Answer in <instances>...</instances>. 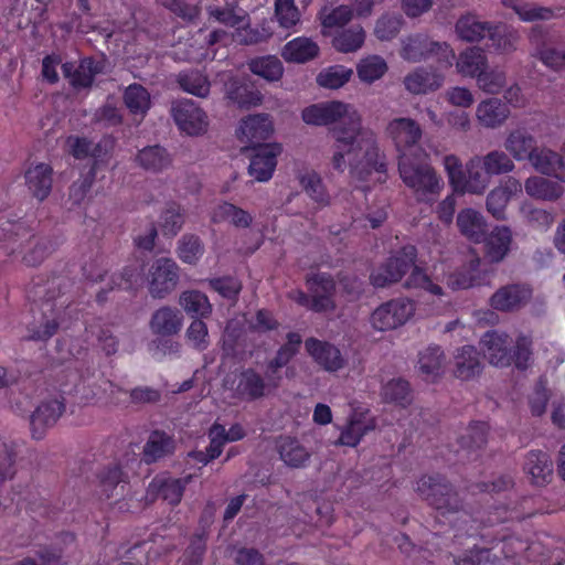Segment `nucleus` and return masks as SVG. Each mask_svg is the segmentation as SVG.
I'll return each instance as SVG.
<instances>
[{
  "label": "nucleus",
  "mask_w": 565,
  "mask_h": 565,
  "mask_svg": "<svg viewBox=\"0 0 565 565\" xmlns=\"http://www.w3.org/2000/svg\"><path fill=\"white\" fill-rule=\"evenodd\" d=\"M388 136L394 141L399 156L406 153V150L415 147L422 139L423 130L419 124L406 117L392 119L386 128Z\"/></svg>",
  "instance_id": "412c9836"
},
{
  "label": "nucleus",
  "mask_w": 565,
  "mask_h": 565,
  "mask_svg": "<svg viewBox=\"0 0 565 565\" xmlns=\"http://www.w3.org/2000/svg\"><path fill=\"white\" fill-rule=\"evenodd\" d=\"M374 428V420L366 423L363 418V414L354 413L350 416L347 425L342 428L335 445L356 447L363 436Z\"/></svg>",
  "instance_id": "4c0bfd02"
},
{
  "label": "nucleus",
  "mask_w": 565,
  "mask_h": 565,
  "mask_svg": "<svg viewBox=\"0 0 565 565\" xmlns=\"http://www.w3.org/2000/svg\"><path fill=\"white\" fill-rule=\"evenodd\" d=\"M179 278L180 268L172 258L156 259L147 276L149 294L156 299L166 298L175 289Z\"/></svg>",
  "instance_id": "1a4fd4ad"
},
{
  "label": "nucleus",
  "mask_w": 565,
  "mask_h": 565,
  "mask_svg": "<svg viewBox=\"0 0 565 565\" xmlns=\"http://www.w3.org/2000/svg\"><path fill=\"white\" fill-rule=\"evenodd\" d=\"M319 54L318 44L309 38L298 36L288 41L282 50L281 56L289 63H306Z\"/></svg>",
  "instance_id": "473e14b6"
},
{
  "label": "nucleus",
  "mask_w": 565,
  "mask_h": 565,
  "mask_svg": "<svg viewBox=\"0 0 565 565\" xmlns=\"http://www.w3.org/2000/svg\"><path fill=\"white\" fill-rule=\"evenodd\" d=\"M530 42L534 46L533 56L546 67L559 71L565 67V50L556 47V41L550 32L535 25L530 33Z\"/></svg>",
  "instance_id": "4468645a"
},
{
  "label": "nucleus",
  "mask_w": 565,
  "mask_h": 565,
  "mask_svg": "<svg viewBox=\"0 0 565 565\" xmlns=\"http://www.w3.org/2000/svg\"><path fill=\"white\" fill-rule=\"evenodd\" d=\"M412 299L399 297L380 305L371 315L372 327L379 331L394 330L404 326L415 313Z\"/></svg>",
  "instance_id": "6e6552de"
},
{
  "label": "nucleus",
  "mask_w": 565,
  "mask_h": 565,
  "mask_svg": "<svg viewBox=\"0 0 565 565\" xmlns=\"http://www.w3.org/2000/svg\"><path fill=\"white\" fill-rule=\"evenodd\" d=\"M239 139L247 143V149H254L258 145H266L267 140L274 132L273 121L268 114L249 115L242 119L239 128Z\"/></svg>",
  "instance_id": "aec40b11"
},
{
  "label": "nucleus",
  "mask_w": 565,
  "mask_h": 565,
  "mask_svg": "<svg viewBox=\"0 0 565 565\" xmlns=\"http://www.w3.org/2000/svg\"><path fill=\"white\" fill-rule=\"evenodd\" d=\"M444 167L448 175L449 184L454 192L465 194H482L490 183V175L483 169L481 157L475 156L463 169L462 162L456 154H447L444 158Z\"/></svg>",
  "instance_id": "423d86ee"
},
{
  "label": "nucleus",
  "mask_w": 565,
  "mask_h": 565,
  "mask_svg": "<svg viewBox=\"0 0 565 565\" xmlns=\"http://www.w3.org/2000/svg\"><path fill=\"white\" fill-rule=\"evenodd\" d=\"M387 71L385 60L379 55H370L362 58L356 66L359 78L364 83H373L380 79Z\"/></svg>",
  "instance_id": "680f3d73"
},
{
  "label": "nucleus",
  "mask_w": 565,
  "mask_h": 565,
  "mask_svg": "<svg viewBox=\"0 0 565 565\" xmlns=\"http://www.w3.org/2000/svg\"><path fill=\"white\" fill-rule=\"evenodd\" d=\"M480 344L490 364L500 367L511 365L510 351L512 339L505 332L498 330L487 331L482 335Z\"/></svg>",
  "instance_id": "4be33fe9"
},
{
  "label": "nucleus",
  "mask_w": 565,
  "mask_h": 565,
  "mask_svg": "<svg viewBox=\"0 0 565 565\" xmlns=\"http://www.w3.org/2000/svg\"><path fill=\"white\" fill-rule=\"evenodd\" d=\"M192 479V475L182 478H174L167 472L157 475L148 484L146 498L151 502L161 499L169 505L177 507Z\"/></svg>",
  "instance_id": "9b49d317"
},
{
  "label": "nucleus",
  "mask_w": 565,
  "mask_h": 565,
  "mask_svg": "<svg viewBox=\"0 0 565 565\" xmlns=\"http://www.w3.org/2000/svg\"><path fill=\"white\" fill-rule=\"evenodd\" d=\"M469 540L467 536H463L461 540H456L454 536V542L456 544H463V540ZM473 542L471 545H468V551L463 553L462 555H459L457 558H455V563L457 565H494V559H491L490 557V548L488 546H478V541L480 540L477 537L476 540L471 539Z\"/></svg>",
  "instance_id": "5fc2aeb1"
},
{
  "label": "nucleus",
  "mask_w": 565,
  "mask_h": 565,
  "mask_svg": "<svg viewBox=\"0 0 565 565\" xmlns=\"http://www.w3.org/2000/svg\"><path fill=\"white\" fill-rule=\"evenodd\" d=\"M486 241V255L494 263L501 262L510 249L512 233L507 226H495Z\"/></svg>",
  "instance_id": "a19ab883"
},
{
  "label": "nucleus",
  "mask_w": 565,
  "mask_h": 565,
  "mask_svg": "<svg viewBox=\"0 0 565 565\" xmlns=\"http://www.w3.org/2000/svg\"><path fill=\"white\" fill-rule=\"evenodd\" d=\"M526 193L536 199L554 201L563 194L559 183L543 177H531L525 181Z\"/></svg>",
  "instance_id": "de8ad7c7"
},
{
  "label": "nucleus",
  "mask_w": 565,
  "mask_h": 565,
  "mask_svg": "<svg viewBox=\"0 0 565 565\" xmlns=\"http://www.w3.org/2000/svg\"><path fill=\"white\" fill-rule=\"evenodd\" d=\"M185 220L184 210L180 204L171 202L160 215V231L166 237H174L183 227Z\"/></svg>",
  "instance_id": "603ef678"
},
{
  "label": "nucleus",
  "mask_w": 565,
  "mask_h": 565,
  "mask_svg": "<svg viewBox=\"0 0 565 565\" xmlns=\"http://www.w3.org/2000/svg\"><path fill=\"white\" fill-rule=\"evenodd\" d=\"M177 82L182 90L196 97L203 98L210 94V82L201 71H183L179 73Z\"/></svg>",
  "instance_id": "8fccbe9b"
},
{
  "label": "nucleus",
  "mask_w": 565,
  "mask_h": 565,
  "mask_svg": "<svg viewBox=\"0 0 565 565\" xmlns=\"http://www.w3.org/2000/svg\"><path fill=\"white\" fill-rule=\"evenodd\" d=\"M175 439L164 430L154 429L150 433L142 450V460L147 465L154 463L174 454Z\"/></svg>",
  "instance_id": "bb28decb"
},
{
  "label": "nucleus",
  "mask_w": 565,
  "mask_h": 565,
  "mask_svg": "<svg viewBox=\"0 0 565 565\" xmlns=\"http://www.w3.org/2000/svg\"><path fill=\"white\" fill-rule=\"evenodd\" d=\"M53 169L47 163H38L25 171V184L32 195L44 201L52 191Z\"/></svg>",
  "instance_id": "c756f323"
},
{
  "label": "nucleus",
  "mask_w": 565,
  "mask_h": 565,
  "mask_svg": "<svg viewBox=\"0 0 565 565\" xmlns=\"http://www.w3.org/2000/svg\"><path fill=\"white\" fill-rule=\"evenodd\" d=\"M416 492L434 508L439 515L447 518L455 530L456 540L463 536L491 544L490 557L500 561L501 556L505 559L521 558V554L526 552L530 546L527 543L513 535H502L498 539L492 529L495 524L508 520V509L505 505H498L490 510L477 509L467 511L463 503L449 480L440 475H425L417 481Z\"/></svg>",
  "instance_id": "f257e3e1"
},
{
  "label": "nucleus",
  "mask_w": 565,
  "mask_h": 565,
  "mask_svg": "<svg viewBox=\"0 0 565 565\" xmlns=\"http://www.w3.org/2000/svg\"><path fill=\"white\" fill-rule=\"evenodd\" d=\"M96 160L93 162V164L89 167L88 171L82 175L81 179L73 182V184L70 186V193H68V202L71 203L70 210H73L75 207H81L92 189V185L94 183V180L96 178Z\"/></svg>",
  "instance_id": "6e6d98bb"
},
{
  "label": "nucleus",
  "mask_w": 565,
  "mask_h": 565,
  "mask_svg": "<svg viewBox=\"0 0 565 565\" xmlns=\"http://www.w3.org/2000/svg\"><path fill=\"white\" fill-rule=\"evenodd\" d=\"M349 106L339 100L312 104L301 111L307 125L328 126L340 121L330 129L334 139L332 168L344 172L350 167L353 178L365 181L373 173L386 175L385 156L380 152L376 136L362 127V119L356 111L349 113Z\"/></svg>",
  "instance_id": "f03ea898"
},
{
  "label": "nucleus",
  "mask_w": 565,
  "mask_h": 565,
  "mask_svg": "<svg viewBox=\"0 0 565 565\" xmlns=\"http://www.w3.org/2000/svg\"><path fill=\"white\" fill-rule=\"evenodd\" d=\"M504 148L518 161L530 160L537 149L535 138L521 128L514 129L508 135Z\"/></svg>",
  "instance_id": "c9c22d12"
},
{
  "label": "nucleus",
  "mask_w": 565,
  "mask_h": 565,
  "mask_svg": "<svg viewBox=\"0 0 565 565\" xmlns=\"http://www.w3.org/2000/svg\"><path fill=\"white\" fill-rule=\"evenodd\" d=\"M96 480L99 497L105 499L111 498L114 490L120 483H127L121 467L118 463L103 468L97 472Z\"/></svg>",
  "instance_id": "09e8293b"
},
{
  "label": "nucleus",
  "mask_w": 565,
  "mask_h": 565,
  "mask_svg": "<svg viewBox=\"0 0 565 565\" xmlns=\"http://www.w3.org/2000/svg\"><path fill=\"white\" fill-rule=\"evenodd\" d=\"M416 260L417 248L414 245L402 246L371 273L370 282L375 288H385L401 281L412 269L404 282L405 288L423 289L434 296H441L443 288L434 282L423 268L416 266Z\"/></svg>",
  "instance_id": "7ed1b4c3"
},
{
  "label": "nucleus",
  "mask_w": 565,
  "mask_h": 565,
  "mask_svg": "<svg viewBox=\"0 0 565 565\" xmlns=\"http://www.w3.org/2000/svg\"><path fill=\"white\" fill-rule=\"evenodd\" d=\"M305 347L315 362L328 372H337L345 365V359L339 348L328 341L309 338Z\"/></svg>",
  "instance_id": "b1692460"
},
{
  "label": "nucleus",
  "mask_w": 565,
  "mask_h": 565,
  "mask_svg": "<svg viewBox=\"0 0 565 565\" xmlns=\"http://www.w3.org/2000/svg\"><path fill=\"white\" fill-rule=\"evenodd\" d=\"M226 98L239 107L256 105L260 99L257 94L250 90L249 86L236 76H228L224 84Z\"/></svg>",
  "instance_id": "49530a36"
},
{
  "label": "nucleus",
  "mask_w": 565,
  "mask_h": 565,
  "mask_svg": "<svg viewBox=\"0 0 565 565\" xmlns=\"http://www.w3.org/2000/svg\"><path fill=\"white\" fill-rule=\"evenodd\" d=\"M476 116L481 126L497 128L504 124L510 116V109L501 99L492 97L482 100L476 110Z\"/></svg>",
  "instance_id": "2f4dec72"
},
{
  "label": "nucleus",
  "mask_w": 565,
  "mask_h": 565,
  "mask_svg": "<svg viewBox=\"0 0 565 565\" xmlns=\"http://www.w3.org/2000/svg\"><path fill=\"white\" fill-rule=\"evenodd\" d=\"M299 183L312 201L322 206L329 205L330 195L318 172L313 170L305 172L300 175Z\"/></svg>",
  "instance_id": "864d4df0"
},
{
  "label": "nucleus",
  "mask_w": 565,
  "mask_h": 565,
  "mask_svg": "<svg viewBox=\"0 0 565 565\" xmlns=\"http://www.w3.org/2000/svg\"><path fill=\"white\" fill-rule=\"evenodd\" d=\"M269 387L273 388V383L267 377L265 380L255 369L247 367L236 374L232 390L235 397L253 402L264 397Z\"/></svg>",
  "instance_id": "dca6fc26"
},
{
  "label": "nucleus",
  "mask_w": 565,
  "mask_h": 565,
  "mask_svg": "<svg viewBox=\"0 0 565 565\" xmlns=\"http://www.w3.org/2000/svg\"><path fill=\"white\" fill-rule=\"evenodd\" d=\"M287 342L276 352V355L266 364V377L273 383V388H277L281 381L280 369L286 366L299 352L302 343L301 335L297 332H288Z\"/></svg>",
  "instance_id": "5701e85b"
},
{
  "label": "nucleus",
  "mask_w": 565,
  "mask_h": 565,
  "mask_svg": "<svg viewBox=\"0 0 565 565\" xmlns=\"http://www.w3.org/2000/svg\"><path fill=\"white\" fill-rule=\"evenodd\" d=\"M179 302L184 311L194 319L207 318L212 312L207 296L199 290L183 291Z\"/></svg>",
  "instance_id": "c03bdc74"
},
{
  "label": "nucleus",
  "mask_w": 565,
  "mask_h": 565,
  "mask_svg": "<svg viewBox=\"0 0 565 565\" xmlns=\"http://www.w3.org/2000/svg\"><path fill=\"white\" fill-rule=\"evenodd\" d=\"M250 162L248 172L255 180L266 182L271 177L277 166V157L281 153L282 148L279 143L258 145L250 149Z\"/></svg>",
  "instance_id": "6ab92c4d"
},
{
  "label": "nucleus",
  "mask_w": 565,
  "mask_h": 565,
  "mask_svg": "<svg viewBox=\"0 0 565 565\" xmlns=\"http://www.w3.org/2000/svg\"><path fill=\"white\" fill-rule=\"evenodd\" d=\"M305 282L313 298L317 313L332 312L337 309V281L330 273L318 271L306 276Z\"/></svg>",
  "instance_id": "ddd939ff"
},
{
  "label": "nucleus",
  "mask_w": 565,
  "mask_h": 565,
  "mask_svg": "<svg viewBox=\"0 0 565 565\" xmlns=\"http://www.w3.org/2000/svg\"><path fill=\"white\" fill-rule=\"evenodd\" d=\"M249 71L266 81H279L284 74V66L280 60L274 55L259 56L249 61Z\"/></svg>",
  "instance_id": "3c124183"
},
{
  "label": "nucleus",
  "mask_w": 565,
  "mask_h": 565,
  "mask_svg": "<svg viewBox=\"0 0 565 565\" xmlns=\"http://www.w3.org/2000/svg\"><path fill=\"white\" fill-rule=\"evenodd\" d=\"M481 163L490 177L512 172L515 168L511 158L501 150L488 152L486 156L481 157Z\"/></svg>",
  "instance_id": "69168bd1"
},
{
  "label": "nucleus",
  "mask_w": 565,
  "mask_h": 565,
  "mask_svg": "<svg viewBox=\"0 0 565 565\" xmlns=\"http://www.w3.org/2000/svg\"><path fill=\"white\" fill-rule=\"evenodd\" d=\"M457 225L460 233L473 243H480L484 239L487 233V223L478 211L465 209L458 213Z\"/></svg>",
  "instance_id": "e433bc0d"
},
{
  "label": "nucleus",
  "mask_w": 565,
  "mask_h": 565,
  "mask_svg": "<svg viewBox=\"0 0 565 565\" xmlns=\"http://www.w3.org/2000/svg\"><path fill=\"white\" fill-rule=\"evenodd\" d=\"M204 245L195 234H185L178 243V257L185 264L195 265L204 254Z\"/></svg>",
  "instance_id": "13d9d810"
},
{
  "label": "nucleus",
  "mask_w": 565,
  "mask_h": 565,
  "mask_svg": "<svg viewBox=\"0 0 565 565\" xmlns=\"http://www.w3.org/2000/svg\"><path fill=\"white\" fill-rule=\"evenodd\" d=\"M124 103L131 114L143 117L150 108V94L140 84H131L124 93Z\"/></svg>",
  "instance_id": "4d7b16f0"
},
{
  "label": "nucleus",
  "mask_w": 565,
  "mask_h": 565,
  "mask_svg": "<svg viewBox=\"0 0 565 565\" xmlns=\"http://www.w3.org/2000/svg\"><path fill=\"white\" fill-rule=\"evenodd\" d=\"M279 458L291 468H301L310 458L309 451L290 436H280L276 441Z\"/></svg>",
  "instance_id": "f704fd0d"
},
{
  "label": "nucleus",
  "mask_w": 565,
  "mask_h": 565,
  "mask_svg": "<svg viewBox=\"0 0 565 565\" xmlns=\"http://www.w3.org/2000/svg\"><path fill=\"white\" fill-rule=\"evenodd\" d=\"M533 289L527 284H509L499 288L490 298V306L502 312H512L524 307L532 298Z\"/></svg>",
  "instance_id": "a211bd4d"
},
{
  "label": "nucleus",
  "mask_w": 565,
  "mask_h": 565,
  "mask_svg": "<svg viewBox=\"0 0 565 565\" xmlns=\"http://www.w3.org/2000/svg\"><path fill=\"white\" fill-rule=\"evenodd\" d=\"M64 280V277L55 275L52 277L39 275L32 278L26 288V297L39 307L46 320L40 328L32 330L30 339L47 341L57 332L61 312L55 310V301L63 295Z\"/></svg>",
  "instance_id": "20e7f679"
},
{
  "label": "nucleus",
  "mask_w": 565,
  "mask_h": 565,
  "mask_svg": "<svg viewBox=\"0 0 565 565\" xmlns=\"http://www.w3.org/2000/svg\"><path fill=\"white\" fill-rule=\"evenodd\" d=\"M503 26L479 21L473 14H466L456 22V33L466 42H478L488 36L493 45L501 47Z\"/></svg>",
  "instance_id": "2eb2a0df"
},
{
  "label": "nucleus",
  "mask_w": 565,
  "mask_h": 565,
  "mask_svg": "<svg viewBox=\"0 0 565 565\" xmlns=\"http://www.w3.org/2000/svg\"><path fill=\"white\" fill-rule=\"evenodd\" d=\"M182 327V317L177 309L171 307H161L156 310L150 320L152 333L164 337L177 334Z\"/></svg>",
  "instance_id": "72a5a7b5"
},
{
  "label": "nucleus",
  "mask_w": 565,
  "mask_h": 565,
  "mask_svg": "<svg viewBox=\"0 0 565 565\" xmlns=\"http://www.w3.org/2000/svg\"><path fill=\"white\" fill-rule=\"evenodd\" d=\"M398 172L403 182L413 190L419 202H435L444 186L441 178L428 162L427 154L423 149H418L413 156L401 154Z\"/></svg>",
  "instance_id": "39448f33"
},
{
  "label": "nucleus",
  "mask_w": 565,
  "mask_h": 565,
  "mask_svg": "<svg viewBox=\"0 0 565 565\" xmlns=\"http://www.w3.org/2000/svg\"><path fill=\"white\" fill-rule=\"evenodd\" d=\"M65 408V398L62 393L41 401L30 417L32 438L43 439L46 430L57 423Z\"/></svg>",
  "instance_id": "f8f14e48"
},
{
  "label": "nucleus",
  "mask_w": 565,
  "mask_h": 565,
  "mask_svg": "<svg viewBox=\"0 0 565 565\" xmlns=\"http://www.w3.org/2000/svg\"><path fill=\"white\" fill-rule=\"evenodd\" d=\"M529 161L540 173L553 175L562 181L565 180L562 175L564 171V161L557 152L545 148H537Z\"/></svg>",
  "instance_id": "58836bf2"
},
{
  "label": "nucleus",
  "mask_w": 565,
  "mask_h": 565,
  "mask_svg": "<svg viewBox=\"0 0 565 565\" xmlns=\"http://www.w3.org/2000/svg\"><path fill=\"white\" fill-rule=\"evenodd\" d=\"M489 425L487 422H471L467 434L462 435L458 443L461 449L468 451L481 449L487 444Z\"/></svg>",
  "instance_id": "052dcab7"
},
{
  "label": "nucleus",
  "mask_w": 565,
  "mask_h": 565,
  "mask_svg": "<svg viewBox=\"0 0 565 565\" xmlns=\"http://www.w3.org/2000/svg\"><path fill=\"white\" fill-rule=\"evenodd\" d=\"M409 383L403 379H393L383 386V398L387 403H395L406 407L412 402Z\"/></svg>",
  "instance_id": "e2e57ef3"
},
{
  "label": "nucleus",
  "mask_w": 565,
  "mask_h": 565,
  "mask_svg": "<svg viewBox=\"0 0 565 565\" xmlns=\"http://www.w3.org/2000/svg\"><path fill=\"white\" fill-rule=\"evenodd\" d=\"M67 152L77 160H84L88 157L96 158L100 146L94 145L87 137L71 135L65 140Z\"/></svg>",
  "instance_id": "774afa93"
},
{
  "label": "nucleus",
  "mask_w": 565,
  "mask_h": 565,
  "mask_svg": "<svg viewBox=\"0 0 565 565\" xmlns=\"http://www.w3.org/2000/svg\"><path fill=\"white\" fill-rule=\"evenodd\" d=\"M171 114L180 131L189 136H200L207 130V115L192 99L185 98L174 102Z\"/></svg>",
  "instance_id": "9d476101"
},
{
  "label": "nucleus",
  "mask_w": 565,
  "mask_h": 565,
  "mask_svg": "<svg viewBox=\"0 0 565 565\" xmlns=\"http://www.w3.org/2000/svg\"><path fill=\"white\" fill-rule=\"evenodd\" d=\"M365 40V33L361 25L342 30L333 38V46L339 52H354L359 50Z\"/></svg>",
  "instance_id": "bf43d9fd"
},
{
  "label": "nucleus",
  "mask_w": 565,
  "mask_h": 565,
  "mask_svg": "<svg viewBox=\"0 0 565 565\" xmlns=\"http://www.w3.org/2000/svg\"><path fill=\"white\" fill-rule=\"evenodd\" d=\"M351 75L352 70L343 65H334L320 72L317 76V83L321 87L337 89L348 83Z\"/></svg>",
  "instance_id": "338daca9"
},
{
  "label": "nucleus",
  "mask_w": 565,
  "mask_h": 565,
  "mask_svg": "<svg viewBox=\"0 0 565 565\" xmlns=\"http://www.w3.org/2000/svg\"><path fill=\"white\" fill-rule=\"evenodd\" d=\"M457 70L462 76L476 78L488 67V58L483 50L469 47L461 52L457 60Z\"/></svg>",
  "instance_id": "79ce46f5"
},
{
  "label": "nucleus",
  "mask_w": 565,
  "mask_h": 565,
  "mask_svg": "<svg viewBox=\"0 0 565 565\" xmlns=\"http://www.w3.org/2000/svg\"><path fill=\"white\" fill-rule=\"evenodd\" d=\"M505 7H511L522 21L550 20L554 17L553 10L523 3L521 0H502Z\"/></svg>",
  "instance_id": "0e129e2a"
},
{
  "label": "nucleus",
  "mask_w": 565,
  "mask_h": 565,
  "mask_svg": "<svg viewBox=\"0 0 565 565\" xmlns=\"http://www.w3.org/2000/svg\"><path fill=\"white\" fill-rule=\"evenodd\" d=\"M145 264L138 259L126 265L120 274H114L107 288L100 289L96 295V301L103 305L108 299V294L116 289L135 291L143 281Z\"/></svg>",
  "instance_id": "f3484780"
},
{
  "label": "nucleus",
  "mask_w": 565,
  "mask_h": 565,
  "mask_svg": "<svg viewBox=\"0 0 565 565\" xmlns=\"http://www.w3.org/2000/svg\"><path fill=\"white\" fill-rule=\"evenodd\" d=\"M445 354L439 345H429L419 352V371L426 381L436 382L444 373Z\"/></svg>",
  "instance_id": "ea45409f"
},
{
  "label": "nucleus",
  "mask_w": 565,
  "mask_h": 565,
  "mask_svg": "<svg viewBox=\"0 0 565 565\" xmlns=\"http://www.w3.org/2000/svg\"><path fill=\"white\" fill-rule=\"evenodd\" d=\"M443 83V74L431 67H417L404 78L405 88L416 95L435 92Z\"/></svg>",
  "instance_id": "cd10ccee"
},
{
  "label": "nucleus",
  "mask_w": 565,
  "mask_h": 565,
  "mask_svg": "<svg viewBox=\"0 0 565 565\" xmlns=\"http://www.w3.org/2000/svg\"><path fill=\"white\" fill-rule=\"evenodd\" d=\"M523 469L534 486L543 487L550 483L553 477V461L550 455L542 450L529 451Z\"/></svg>",
  "instance_id": "a878e982"
},
{
  "label": "nucleus",
  "mask_w": 565,
  "mask_h": 565,
  "mask_svg": "<svg viewBox=\"0 0 565 565\" xmlns=\"http://www.w3.org/2000/svg\"><path fill=\"white\" fill-rule=\"evenodd\" d=\"M137 161L145 170L160 172L171 164V157L161 146H148L137 154Z\"/></svg>",
  "instance_id": "a18cd8bd"
},
{
  "label": "nucleus",
  "mask_w": 565,
  "mask_h": 565,
  "mask_svg": "<svg viewBox=\"0 0 565 565\" xmlns=\"http://www.w3.org/2000/svg\"><path fill=\"white\" fill-rule=\"evenodd\" d=\"M103 64L94 57H84L79 61L77 67L74 63L65 62L62 64V72L70 85L75 89L92 87L97 74L102 73Z\"/></svg>",
  "instance_id": "393cba45"
},
{
  "label": "nucleus",
  "mask_w": 565,
  "mask_h": 565,
  "mask_svg": "<svg viewBox=\"0 0 565 565\" xmlns=\"http://www.w3.org/2000/svg\"><path fill=\"white\" fill-rule=\"evenodd\" d=\"M212 221L214 223L227 221L235 227L247 228L253 223V216L233 203L223 202L214 209Z\"/></svg>",
  "instance_id": "37998d69"
},
{
  "label": "nucleus",
  "mask_w": 565,
  "mask_h": 565,
  "mask_svg": "<svg viewBox=\"0 0 565 565\" xmlns=\"http://www.w3.org/2000/svg\"><path fill=\"white\" fill-rule=\"evenodd\" d=\"M401 56L408 62L434 60L439 68L450 67L455 60V53L448 43L433 41L424 34L408 36L403 43Z\"/></svg>",
  "instance_id": "0eeeda50"
},
{
  "label": "nucleus",
  "mask_w": 565,
  "mask_h": 565,
  "mask_svg": "<svg viewBox=\"0 0 565 565\" xmlns=\"http://www.w3.org/2000/svg\"><path fill=\"white\" fill-rule=\"evenodd\" d=\"M520 190L521 184L514 178H509L503 185L491 190L486 201L488 212L497 220H504L510 199Z\"/></svg>",
  "instance_id": "7c9ffc66"
},
{
  "label": "nucleus",
  "mask_w": 565,
  "mask_h": 565,
  "mask_svg": "<svg viewBox=\"0 0 565 565\" xmlns=\"http://www.w3.org/2000/svg\"><path fill=\"white\" fill-rule=\"evenodd\" d=\"M483 365L479 351L473 345H463L455 355L454 374L461 381H469L482 372Z\"/></svg>",
  "instance_id": "c85d7f7f"
}]
</instances>
